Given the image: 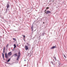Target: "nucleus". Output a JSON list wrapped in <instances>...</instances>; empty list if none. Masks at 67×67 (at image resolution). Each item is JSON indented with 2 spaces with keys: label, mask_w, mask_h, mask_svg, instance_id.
<instances>
[{
  "label": "nucleus",
  "mask_w": 67,
  "mask_h": 67,
  "mask_svg": "<svg viewBox=\"0 0 67 67\" xmlns=\"http://www.w3.org/2000/svg\"><path fill=\"white\" fill-rule=\"evenodd\" d=\"M22 36H23V37L24 38H25V35H22Z\"/></svg>",
  "instance_id": "18"
},
{
  "label": "nucleus",
  "mask_w": 67,
  "mask_h": 67,
  "mask_svg": "<svg viewBox=\"0 0 67 67\" xmlns=\"http://www.w3.org/2000/svg\"><path fill=\"white\" fill-rule=\"evenodd\" d=\"M25 49L26 51H27V50H28V49H29V46H25Z\"/></svg>",
  "instance_id": "1"
},
{
  "label": "nucleus",
  "mask_w": 67,
  "mask_h": 67,
  "mask_svg": "<svg viewBox=\"0 0 67 67\" xmlns=\"http://www.w3.org/2000/svg\"><path fill=\"white\" fill-rule=\"evenodd\" d=\"M10 7V5L9 4H7V8H8Z\"/></svg>",
  "instance_id": "6"
},
{
  "label": "nucleus",
  "mask_w": 67,
  "mask_h": 67,
  "mask_svg": "<svg viewBox=\"0 0 67 67\" xmlns=\"http://www.w3.org/2000/svg\"><path fill=\"white\" fill-rule=\"evenodd\" d=\"M45 34V32H44L42 34V36H44V34Z\"/></svg>",
  "instance_id": "8"
},
{
  "label": "nucleus",
  "mask_w": 67,
  "mask_h": 67,
  "mask_svg": "<svg viewBox=\"0 0 67 67\" xmlns=\"http://www.w3.org/2000/svg\"><path fill=\"white\" fill-rule=\"evenodd\" d=\"M56 47V46H54L52 47L51 48V49H53V48H55Z\"/></svg>",
  "instance_id": "5"
},
{
  "label": "nucleus",
  "mask_w": 67,
  "mask_h": 67,
  "mask_svg": "<svg viewBox=\"0 0 67 67\" xmlns=\"http://www.w3.org/2000/svg\"><path fill=\"white\" fill-rule=\"evenodd\" d=\"M54 59L55 60L56 59V57H54Z\"/></svg>",
  "instance_id": "21"
},
{
  "label": "nucleus",
  "mask_w": 67,
  "mask_h": 67,
  "mask_svg": "<svg viewBox=\"0 0 67 67\" xmlns=\"http://www.w3.org/2000/svg\"><path fill=\"white\" fill-rule=\"evenodd\" d=\"M43 24H44V22H43Z\"/></svg>",
  "instance_id": "24"
},
{
  "label": "nucleus",
  "mask_w": 67,
  "mask_h": 67,
  "mask_svg": "<svg viewBox=\"0 0 67 67\" xmlns=\"http://www.w3.org/2000/svg\"><path fill=\"white\" fill-rule=\"evenodd\" d=\"M46 9H48V7H47V8H46Z\"/></svg>",
  "instance_id": "22"
},
{
  "label": "nucleus",
  "mask_w": 67,
  "mask_h": 67,
  "mask_svg": "<svg viewBox=\"0 0 67 67\" xmlns=\"http://www.w3.org/2000/svg\"><path fill=\"white\" fill-rule=\"evenodd\" d=\"M46 10H45V12H46V10H47V9H46Z\"/></svg>",
  "instance_id": "23"
},
{
  "label": "nucleus",
  "mask_w": 67,
  "mask_h": 67,
  "mask_svg": "<svg viewBox=\"0 0 67 67\" xmlns=\"http://www.w3.org/2000/svg\"><path fill=\"white\" fill-rule=\"evenodd\" d=\"M21 55V53H20V52H19L18 53V57H20V56Z\"/></svg>",
  "instance_id": "3"
},
{
  "label": "nucleus",
  "mask_w": 67,
  "mask_h": 67,
  "mask_svg": "<svg viewBox=\"0 0 67 67\" xmlns=\"http://www.w3.org/2000/svg\"><path fill=\"white\" fill-rule=\"evenodd\" d=\"M45 13L46 14H49L51 13V12L49 10L47 11H46V12H45Z\"/></svg>",
  "instance_id": "2"
},
{
  "label": "nucleus",
  "mask_w": 67,
  "mask_h": 67,
  "mask_svg": "<svg viewBox=\"0 0 67 67\" xmlns=\"http://www.w3.org/2000/svg\"><path fill=\"white\" fill-rule=\"evenodd\" d=\"M13 56H14V57H16V56H17V55L16 54H14L13 55Z\"/></svg>",
  "instance_id": "9"
},
{
  "label": "nucleus",
  "mask_w": 67,
  "mask_h": 67,
  "mask_svg": "<svg viewBox=\"0 0 67 67\" xmlns=\"http://www.w3.org/2000/svg\"><path fill=\"white\" fill-rule=\"evenodd\" d=\"M9 46V44H7V45L6 46V47L7 48Z\"/></svg>",
  "instance_id": "16"
},
{
  "label": "nucleus",
  "mask_w": 67,
  "mask_h": 67,
  "mask_svg": "<svg viewBox=\"0 0 67 67\" xmlns=\"http://www.w3.org/2000/svg\"><path fill=\"white\" fill-rule=\"evenodd\" d=\"M64 57H65V58H66V56H65V55H64Z\"/></svg>",
  "instance_id": "19"
},
{
  "label": "nucleus",
  "mask_w": 67,
  "mask_h": 67,
  "mask_svg": "<svg viewBox=\"0 0 67 67\" xmlns=\"http://www.w3.org/2000/svg\"><path fill=\"white\" fill-rule=\"evenodd\" d=\"M10 59H9L7 61V62H10Z\"/></svg>",
  "instance_id": "13"
},
{
  "label": "nucleus",
  "mask_w": 67,
  "mask_h": 67,
  "mask_svg": "<svg viewBox=\"0 0 67 67\" xmlns=\"http://www.w3.org/2000/svg\"><path fill=\"white\" fill-rule=\"evenodd\" d=\"M5 57H6V58H8V56L6 55V56H5Z\"/></svg>",
  "instance_id": "15"
},
{
  "label": "nucleus",
  "mask_w": 67,
  "mask_h": 67,
  "mask_svg": "<svg viewBox=\"0 0 67 67\" xmlns=\"http://www.w3.org/2000/svg\"><path fill=\"white\" fill-rule=\"evenodd\" d=\"M14 48H15L16 47V45H15V44H14Z\"/></svg>",
  "instance_id": "12"
},
{
  "label": "nucleus",
  "mask_w": 67,
  "mask_h": 67,
  "mask_svg": "<svg viewBox=\"0 0 67 67\" xmlns=\"http://www.w3.org/2000/svg\"><path fill=\"white\" fill-rule=\"evenodd\" d=\"M2 56H3V58L4 59V54H3V53H2Z\"/></svg>",
  "instance_id": "10"
},
{
  "label": "nucleus",
  "mask_w": 67,
  "mask_h": 67,
  "mask_svg": "<svg viewBox=\"0 0 67 67\" xmlns=\"http://www.w3.org/2000/svg\"><path fill=\"white\" fill-rule=\"evenodd\" d=\"M19 58H20V57H18L17 58V60H19Z\"/></svg>",
  "instance_id": "11"
},
{
  "label": "nucleus",
  "mask_w": 67,
  "mask_h": 67,
  "mask_svg": "<svg viewBox=\"0 0 67 67\" xmlns=\"http://www.w3.org/2000/svg\"><path fill=\"white\" fill-rule=\"evenodd\" d=\"M66 60V61H67V60Z\"/></svg>",
  "instance_id": "25"
},
{
  "label": "nucleus",
  "mask_w": 67,
  "mask_h": 67,
  "mask_svg": "<svg viewBox=\"0 0 67 67\" xmlns=\"http://www.w3.org/2000/svg\"><path fill=\"white\" fill-rule=\"evenodd\" d=\"M7 55V53H6L5 54V56H6V55Z\"/></svg>",
  "instance_id": "20"
},
{
  "label": "nucleus",
  "mask_w": 67,
  "mask_h": 67,
  "mask_svg": "<svg viewBox=\"0 0 67 67\" xmlns=\"http://www.w3.org/2000/svg\"><path fill=\"white\" fill-rule=\"evenodd\" d=\"M13 40H14V41H16V40H15V38H13Z\"/></svg>",
  "instance_id": "17"
},
{
  "label": "nucleus",
  "mask_w": 67,
  "mask_h": 67,
  "mask_svg": "<svg viewBox=\"0 0 67 67\" xmlns=\"http://www.w3.org/2000/svg\"><path fill=\"white\" fill-rule=\"evenodd\" d=\"M5 47H4L3 48V53H4V51H5Z\"/></svg>",
  "instance_id": "7"
},
{
  "label": "nucleus",
  "mask_w": 67,
  "mask_h": 67,
  "mask_svg": "<svg viewBox=\"0 0 67 67\" xmlns=\"http://www.w3.org/2000/svg\"><path fill=\"white\" fill-rule=\"evenodd\" d=\"M8 55L9 56H10L12 55V53H11V52H10L9 53H8Z\"/></svg>",
  "instance_id": "4"
},
{
  "label": "nucleus",
  "mask_w": 67,
  "mask_h": 67,
  "mask_svg": "<svg viewBox=\"0 0 67 67\" xmlns=\"http://www.w3.org/2000/svg\"><path fill=\"white\" fill-rule=\"evenodd\" d=\"M31 29L32 31H33V27H31Z\"/></svg>",
  "instance_id": "14"
}]
</instances>
